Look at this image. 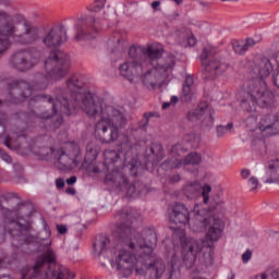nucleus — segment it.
<instances>
[{
  "label": "nucleus",
  "mask_w": 279,
  "mask_h": 279,
  "mask_svg": "<svg viewBox=\"0 0 279 279\" xmlns=\"http://www.w3.org/2000/svg\"><path fill=\"white\" fill-rule=\"evenodd\" d=\"M136 217L138 214L132 207L122 208L116 215V219L120 222L113 230L114 240H110L108 235H99L96 239L93 245L94 254L100 256L101 267H106L104 260H108L120 278H130L134 271V263H140L146 268L145 279H160L163 274L166 279H178L182 267L178 254L172 255L168 266L162 258L151 259V253L158 245L156 231L148 230L144 233L145 236L137 233L132 241L134 234L132 223L136 221Z\"/></svg>",
  "instance_id": "1"
},
{
  "label": "nucleus",
  "mask_w": 279,
  "mask_h": 279,
  "mask_svg": "<svg viewBox=\"0 0 279 279\" xmlns=\"http://www.w3.org/2000/svg\"><path fill=\"white\" fill-rule=\"evenodd\" d=\"M71 59L66 53L62 52V50L51 51L45 61V69L48 76L37 74L31 83L25 80L12 81L8 86L9 95L7 101L14 106H21L25 101H48V104H52L51 113L45 112L38 116L36 112H33L32 114L35 119H40V121L47 123L45 125L46 130H58L62 125V117H57L52 121L53 116L58 114V106L53 102V97L45 94L34 96V93L47 90L49 87V77L56 82L62 80L69 73Z\"/></svg>",
  "instance_id": "2"
},
{
  "label": "nucleus",
  "mask_w": 279,
  "mask_h": 279,
  "mask_svg": "<svg viewBox=\"0 0 279 279\" xmlns=\"http://www.w3.org/2000/svg\"><path fill=\"white\" fill-rule=\"evenodd\" d=\"M162 48L132 46L129 49V59L119 68L120 74L129 82L141 80L146 88L156 89L165 84L175 66V57L168 54L162 58Z\"/></svg>",
  "instance_id": "3"
},
{
  "label": "nucleus",
  "mask_w": 279,
  "mask_h": 279,
  "mask_svg": "<svg viewBox=\"0 0 279 279\" xmlns=\"http://www.w3.org/2000/svg\"><path fill=\"white\" fill-rule=\"evenodd\" d=\"M136 145L138 140L126 135L120 143L119 150H105V167L111 171L106 175V180L113 182L120 191H126L129 197H136L145 191V184L141 181L128 183V175L136 178L143 171V163L136 157ZM125 173V174H123Z\"/></svg>",
  "instance_id": "4"
},
{
  "label": "nucleus",
  "mask_w": 279,
  "mask_h": 279,
  "mask_svg": "<svg viewBox=\"0 0 279 279\" xmlns=\"http://www.w3.org/2000/svg\"><path fill=\"white\" fill-rule=\"evenodd\" d=\"M190 228L193 232H206V240L197 242L195 240L184 241L181 238L183 265L186 269H191L197 260L199 254L203 255L204 262L213 260V254L215 253L214 241H219L221 234H223V221L220 218L211 216L210 214H204V210H199L194 214V220L190 222Z\"/></svg>",
  "instance_id": "5"
},
{
  "label": "nucleus",
  "mask_w": 279,
  "mask_h": 279,
  "mask_svg": "<svg viewBox=\"0 0 279 279\" xmlns=\"http://www.w3.org/2000/svg\"><path fill=\"white\" fill-rule=\"evenodd\" d=\"M53 94L61 106L62 114L65 117L76 114L78 110L84 111L85 114H90L94 112L93 108L104 101L86 88V82H84L82 74L70 76L66 86L54 88Z\"/></svg>",
  "instance_id": "6"
},
{
  "label": "nucleus",
  "mask_w": 279,
  "mask_h": 279,
  "mask_svg": "<svg viewBox=\"0 0 279 279\" xmlns=\"http://www.w3.org/2000/svg\"><path fill=\"white\" fill-rule=\"evenodd\" d=\"M0 213L7 219L4 232H8L11 240V247L16 256L29 254L28 245L38 243V238L32 234V210L27 206H21L17 211L3 207L0 201Z\"/></svg>",
  "instance_id": "7"
},
{
  "label": "nucleus",
  "mask_w": 279,
  "mask_h": 279,
  "mask_svg": "<svg viewBox=\"0 0 279 279\" xmlns=\"http://www.w3.org/2000/svg\"><path fill=\"white\" fill-rule=\"evenodd\" d=\"M274 65L269 59H262L254 69L259 78L247 82L240 93V106L246 112H256V107L269 108L274 106V93L267 88L265 77H269Z\"/></svg>",
  "instance_id": "8"
},
{
  "label": "nucleus",
  "mask_w": 279,
  "mask_h": 279,
  "mask_svg": "<svg viewBox=\"0 0 279 279\" xmlns=\"http://www.w3.org/2000/svg\"><path fill=\"white\" fill-rule=\"evenodd\" d=\"M93 113H86L90 119H99L95 125V136L102 145H110L119 140L121 130H125L128 118L125 113L111 105L92 107Z\"/></svg>",
  "instance_id": "9"
},
{
  "label": "nucleus",
  "mask_w": 279,
  "mask_h": 279,
  "mask_svg": "<svg viewBox=\"0 0 279 279\" xmlns=\"http://www.w3.org/2000/svg\"><path fill=\"white\" fill-rule=\"evenodd\" d=\"M46 243V252L38 256L35 260L33 267H26L22 270V279H73L75 276L71 277V270L69 268L56 264V253L51 250V240L41 239Z\"/></svg>",
  "instance_id": "10"
},
{
  "label": "nucleus",
  "mask_w": 279,
  "mask_h": 279,
  "mask_svg": "<svg viewBox=\"0 0 279 279\" xmlns=\"http://www.w3.org/2000/svg\"><path fill=\"white\" fill-rule=\"evenodd\" d=\"M10 23H12L13 27H15V32L8 34H0V59L5 56L7 51H10L12 48V43L15 45H34V43H38L40 39V29L34 26L29 22H24L19 25L14 23V16L11 13Z\"/></svg>",
  "instance_id": "11"
},
{
  "label": "nucleus",
  "mask_w": 279,
  "mask_h": 279,
  "mask_svg": "<svg viewBox=\"0 0 279 279\" xmlns=\"http://www.w3.org/2000/svg\"><path fill=\"white\" fill-rule=\"evenodd\" d=\"M204 80H216L228 71V64L217 54V49L207 46L201 53Z\"/></svg>",
  "instance_id": "12"
},
{
  "label": "nucleus",
  "mask_w": 279,
  "mask_h": 279,
  "mask_svg": "<svg viewBox=\"0 0 279 279\" xmlns=\"http://www.w3.org/2000/svg\"><path fill=\"white\" fill-rule=\"evenodd\" d=\"M38 60H40V56L36 47L22 48L11 54L9 64L17 73H26L38 64Z\"/></svg>",
  "instance_id": "13"
},
{
  "label": "nucleus",
  "mask_w": 279,
  "mask_h": 279,
  "mask_svg": "<svg viewBox=\"0 0 279 279\" xmlns=\"http://www.w3.org/2000/svg\"><path fill=\"white\" fill-rule=\"evenodd\" d=\"M74 39L76 43L82 40H93L95 35L99 33V24L93 15H83L76 19L74 23Z\"/></svg>",
  "instance_id": "14"
},
{
  "label": "nucleus",
  "mask_w": 279,
  "mask_h": 279,
  "mask_svg": "<svg viewBox=\"0 0 279 279\" xmlns=\"http://www.w3.org/2000/svg\"><path fill=\"white\" fill-rule=\"evenodd\" d=\"M41 43L47 49H56L66 43V26L64 24H54L41 37Z\"/></svg>",
  "instance_id": "15"
},
{
  "label": "nucleus",
  "mask_w": 279,
  "mask_h": 279,
  "mask_svg": "<svg viewBox=\"0 0 279 279\" xmlns=\"http://www.w3.org/2000/svg\"><path fill=\"white\" fill-rule=\"evenodd\" d=\"M203 114H206V117L202 121V128L210 130L215 125V118H213V108L206 102L198 105L196 109L190 111L187 119L189 121H197Z\"/></svg>",
  "instance_id": "16"
},
{
  "label": "nucleus",
  "mask_w": 279,
  "mask_h": 279,
  "mask_svg": "<svg viewBox=\"0 0 279 279\" xmlns=\"http://www.w3.org/2000/svg\"><path fill=\"white\" fill-rule=\"evenodd\" d=\"M210 191H213V187L209 184L202 186L199 182H192L185 186L186 197H189V199L203 197V204L210 202Z\"/></svg>",
  "instance_id": "17"
},
{
  "label": "nucleus",
  "mask_w": 279,
  "mask_h": 279,
  "mask_svg": "<svg viewBox=\"0 0 279 279\" xmlns=\"http://www.w3.org/2000/svg\"><path fill=\"white\" fill-rule=\"evenodd\" d=\"M189 215V208H186V205L177 203L172 208L169 219L177 226H186L187 223L189 228H191V222L195 221V217L191 219Z\"/></svg>",
  "instance_id": "18"
},
{
  "label": "nucleus",
  "mask_w": 279,
  "mask_h": 279,
  "mask_svg": "<svg viewBox=\"0 0 279 279\" xmlns=\"http://www.w3.org/2000/svg\"><path fill=\"white\" fill-rule=\"evenodd\" d=\"M169 151L171 156L161 163V169H163V171H171L172 169H180L184 167L183 159L180 158L182 145L174 144Z\"/></svg>",
  "instance_id": "19"
},
{
  "label": "nucleus",
  "mask_w": 279,
  "mask_h": 279,
  "mask_svg": "<svg viewBox=\"0 0 279 279\" xmlns=\"http://www.w3.org/2000/svg\"><path fill=\"white\" fill-rule=\"evenodd\" d=\"M260 132H267L268 136H276L278 134V129H276V120L274 114L264 116L259 121Z\"/></svg>",
  "instance_id": "20"
},
{
  "label": "nucleus",
  "mask_w": 279,
  "mask_h": 279,
  "mask_svg": "<svg viewBox=\"0 0 279 279\" xmlns=\"http://www.w3.org/2000/svg\"><path fill=\"white\" fill-rule=\"evenodd\" d=\"M10 12L0 9V34H14L16 27L10 22L11 19Z\"/></svg>",
  "instance_id": "21"
},
{
  "label": "nucleus",
  "mask_w": 279,
  "mask_h": 279,
  "mask_svg": "<svg viewBox=\"0 0 279 279\" xmlns=\"http://www.w3.org/2000/svg\"><path fill=\"white\" fill-rule=\"evenodd\" d=\"M56 165L59 169H66L71 165H77L66 153L64 147H61L59 150L54 151Z\"/></svg>",
  "instance_id": "22"
},
{
  "label": "nucleus",
  "mask_w": 279,
  "mask_h": 279,
  "mask_svg": "<svg viewBox=\"0 0 279 279\" xmlns=\"http://www.w3.org/2000/svg\"><path fill=\"white\" fill-rule=\"evenodd\" d=\"M163 156L162 145L159 143H151L150 146L146 148V157L150 162H160V159L163 158Z\"/></svg>",
  "instance_id": "23"
},
{
  "label": "nucleus",
  "mask_w": 279,
  "mask_h": 279,
  "mask_svg": "<svg viewBox=\"0 0 279 279\" xmlns=\"http://www.w3.org/2000/svg\"><path fill=\"white\" fill-rule=\"evenodd\" d=\"M194 95L195 82L193 81V76L187 75L182 86L181 99H183L184 101H191Z\"/></svg>",
  "instance_id": "24"
},
{
  "label": "nucleus",
  "mask_w": 279,
  "mask_h": 279,
  "mask_svg": "<svg viewBox=\"0 0 279 279\" xmlns=\"http://www.w3.org/2000/svg\"><path fill=\"white\" fill-rule=\"evenodd\" d=\"M265 167L268 169L266 173L269 175L266 184H279V159L269 161Z\"/></svg>",
  "instance_id": "25"
},
{
  "label": "nucleus",
  "mask_w": 279,
  "mask_h": 279,
  "mask_svg": "<svg viewBox=\"0 0 279 279\" xmlns=\"http://www.w3.org/2000/svg\"><path fill=\"white\" fill-rule=\"evenodd\" d=\"M64 150L66 151L68 156L76 163L80 165V145L73 142L65 143L63 146Z\"/></svg>",
  "instance_id": "26"
},
{
  "label": "nucleus",
  "mask_w": 279,
  "mask_h": 279,
  "mask_svg": "<svg viewBox=\"0 0 279 279\" xmlns=\"http://www.w3.org/2000/svg\"><path fill=\"white\" fill-rule=\"evenodd\" d=\"M198 165H202L199 153L192 151L183 159V167H198Z\"/></svg>",
  "instance_id": "27"
},
{
  "label": "nucleus",
  "mask_w": 279,
  "mask_h": 279,
  "mask_svg": "<svg viewBox=\"0 0 279 279\" xmlns=\"http://www.w3.org/2000/svg\"><path fill=\"white\" fill-rule=\"evenodd\" d=\"M154 117H160V116L158 114V112H145L143 114V120L140 121V129L131 130L132 136H134V134L140 130L141 132H145V130H147V125H149V120Z\"/></svg>",
  "instance_id": "28"
},
{
  "label": "nucleus",
  "mask_w": 279,
  "mask_h": 279,
  "mask_svg": "<svg viewBox=\"0 0 279 279\" xmlns=\"http://www.w3.org/2000/svg\"><path fill=\"white\" fill-rule=\"evenodd\" d=\"M28 150L33 154H36V156H40L41 158H51V156L56 154V150L51 147H41L39 149H36V147L29 145Z\"/></svg>",
  "instance_id": "29"
},
{
  "label": "nucleus",
  "mask_w": 279,
  "mask_h": 279,
  "mask_svg": "<svg viewBox=\"0 0 279 279\" xmlns=\"http://www.w3.org/2000/svg\"><path fill=\"white\" fill-rule=\"evenodd\" d=\"M106 8V0H94L93 3L86 7L88 12H101Z\"/></svg>",
  "instance_id": "30"
},
{
  "label": "nucleus",
  "mask_w": 279,
  "mask_h": 279,
  "mask_svg": "<svg viewBox=\"0 0 279 279\" xmlns=\"http://www.w3.org/2000/svg\"><path fill=\"white\" fill-rule=\"evenodd\" d=\"M234 53L238 56H245L247 52V46L239 40H232L231 43Z\"/></svg>",
  "instance_id": "31"
},
{
  "label": "nucleus",
  "mask_w": 279,
  "mask_h": 279,
  "mask_svg": "<svg viewBox=\"0 0 279 279\" xmlns=\"http://www.w3.org/2000/svg\"><path fill=\"white\" fill-rule=\"evenodd\" d=\"M208 210L209 213H216V215H221V213H223L226 208L223 207V202L210 201Z\"/></svg>",
  "instance_id": "32"
},
{
  "label": "nucleus",
  "mask_w": 279,
  "mask_h": 279,
  "mask_svg": "<svg viewBox=\"0 0 279 279\" xmlns=\"http://www.w3.org/2000/svg\"><path fill=\"white\" fill-rule=\"evenodd\" d=\"M3 145H5L8 149H21V147H24L23 143L14 144V137L11 135H5Z\"/></svg>",
  "instance_id": "33"
},
{
  "label": "nucleus",
  "mask_w": 279,
  "mask_h": 279,
  "mask_svg": "<svg viewBox=\"0 0 279 279\" xmlns=\"http://www.w3.org/2000/svg\"><path fill=\"white\" fill-rule=\"evenodd\" d=\"M234 128V124L229 123L227 125H218L217 126V136L221 137V136H226V134H228V132H232V129Z\"/></svg>",
  "instance_id": "34"
},
{
  "label": "nucleus",
  "mask_w": 279,
  "mask_h": 279,
  "mask_svg": "<svg viewBox=\"0 0 279 279\" xmlns=\"http://www.w3.org/2000/svg\"><path fill=\"white\" fill-rule=\"evenodd\" d=\"M10 133L12 134V136H16L17 141H21V138H26L25 128L19 129L16 126H13L11 128Z\"/></svg>",
  "instance_id": "35"
},
{
  "label": "nucleus",
  "mask_w": 279,
  "mask_h": 279,
  "mask_svg": "<svg viewBox=\"0 0 279 279\" xmlns=\"http://www.w3.org/2000/svg\"><path fill=\"white\" fill-rule=\"evenodd\" d=\"M8 116L5 113H2L0 116V136H3L5 134V125H8Z\"/></svg>",
  "instance_id": "36"
},
{
  "label": "nucleus",
  "mask_w": 279,
  "mask_h": 279,
  "mask_svg": "<svg viewBox=\"0 0 279 279\" xmlns=\"http://www.w3.org/2000/svg\"><path fill=\"white\" fill-rule=\"evenodd\" d=\"M278 278H279V270H274L270 275L263 272L255 277V279H278Z\"/></svg>",
  "instance_id": "37"
},
{
  "label": "nucleus",
  "mask_w": 279,
  "mask_h": 279,
  "mask_svg": "<svg viewBox=\"0 0 279 279\" xmlns=\"http://www.w3.org/2000/svg\"><path fill=\"white\" fill-rule=\"evenodd\" d=\"M0 158L8 162V165H12V157L3 148H0Z\"/></svg>",
  "instance_id": "38"
},
{
  "label": "nucleus",
  "mask_w": 279,
  "mask_h": 279,
  "mask_svg": "<svg viewBox=\"0 0 279 279\" xmlns=\"http://www.w3.org/2000/svg\"><path fill=\"white\" fill-rule=\"evenodd\" d=\"M143 267H145V264H141L138 262L134 263L133 269H135V274L137 276H143V274H145V270H143Z\"/></svg>",
  "instance_id": "39"
},
{
  "label": "nucleus",
  "mask_w": 279,
  "mask_h": 279,
  "mask_svg": "<svg viewBox=\"0 0 279 279\" xmlns=\"http://www.w3.org/2000/svg\"><path fill=\"white\" fill-rule=\"evenodd\" d=\"M182 180V177L180 174H171L168 177V182L170 184H178Z\"/></svg>",
  "instance_id": "40"
},
{
  "label": "nucleus",
  "mask_w": 279,
  "mask_h": 279,
  "mask_svg": "<svg viewBox=\"0 0 279 279\" xmlns=\"http://www.w3.org/2000/svg\"><path fill=\"white\" fill-rule=\"evenodd\" d=\"M248 184L252 186L251 191H256V189H258V179L256 177H251L248 179Z\"/></svg>",
  "instance_id": "41"
},
{
  "label": "nucleus",
  "mask_w": 279,
  "mask_h": 279,
  "mask_svg": "<svg viewBox=\"0 0 279 279\" xmlns=\"http://www.w3.org/2000/svg\"><path fill=\"white\" fill-rule=\"evenodd\" d=\"M250 260H252V251L247 248L245 253L242 255V262L250 263Z\"/></svg>",
  "instance_id": "42"
},
{
  "label": "nucleus",
  "mask_w": 279,
  "mask_h": 279,
  "mask_svg": "<svg viewBox=\"0 0 279 279\" xmlns=\"http://www.w3.org/2000/svg\"><path fill=\"white\" fill-rule=\"evenodd\" d=\"M162 2L160 0H155L150 3V8L154 10V12H160V5Z\"/></svg>",
  "instance_id": "43"
},
{
  "label": "nucleus",
  "mask_w": 279,
  "mask_h": 279,
  "mask_svg": "<svg viewBox=\"0 0 279 279\" xmlns=\"http://www.w3.org/2000/svg\"><path fill=\"white\" fill-rule=\"evenodd\" d=\"M245 47H246V51L250 49V47H255L256 45V40L248 38L246 39V41L244 43Z\"/></svg>",
  "instance_id": "44"
},
{
  "label": "nucleus",
  "mask_w": 279,
  "mask_h": 279,
  "mask_svg": "<svg viewBox=\"0 0 279 279\" xmlns=\"http://www.w3.org/2000/svg\"><path fill=\"white\" fill-rule=\"evenodd\" d=\"M56 186H57V189H59V191L64 189V179H62V178L57 179Z\"/></svg>",
  "instance_id": "45"
},
{
  "label": "nucleus",
  "mask_w": 279,
  "mask_h": 279,
  "mask_svg": "<svg viewBox=\"0 0 279 279\" xmlns=\"http://www.w3.org/2000/svg\"><path fill=\"white\" fill-rule=\"evenodd\" d=\"M57 230H58L59 234H66V231H68L66 226H64V225H58Z\"/></svg>",
  "instance_id": "46"
},
{
  "label": "nucleus",
  "mask_w": 279,
  "mask_h": 279,
  "mask_svg": "<svg viewBox=\"0 0 279 279\" xmlns=\"http://www.w3.org/2000/svg\"><path fill=\"white\" fill-rule=\"evenodd\" d=\"M250 175H251L250 169H242V170H241V177H242L244 180H247V178H250Z\"/></svg>",
  "instance_id": "47"
},
{
  "label": "nucleus",
  "mask_w": 279,
  "mask_h": 279,
  "mask_svg": "<svg viewBox=\"0 0 279 279\" xmlns=\"http://www.w3.org/2000/svg\"><path fill=\"white\" fill-rule=\"evenodd\" d=\"M66 184H69V186H73V184H75L77 182V177L73 175L69 179H66Z\"/></svg>",
  "instance_id": "48"
},
{
  "label": "nucleus",
  "mask_w": 279,
  "mask_h": 279,
  "mask_svg": "<svg viewBox=\"0 0 279 279\" xmlns=\"http://www.w3.org/2000/svg\"><path fill=\"white\" fill-rule=\"evenodd\" d=\"M196 43H197V40L195 39L194 36L189 37V39H187V45H189L190 47H195V44H196Z\"/></svg>",
  "instance_id": "49"
},
{
  "label": "nucleus",
  "mask_w": 279,
  "mask_h": 279,
  "mask_svg": "<svg viewBox=\"0 0 279 279\" xmlns=\"http://www.w3.org/2000/svg\"><path fill=\"white\" fill-rule=\"evenodd\" d=\"M65 193H66L68 195H75L76 191H75V189H73V187H68V189L65 190Z\"/></svg>",
  "instance_id": "50"
},
{
  "label": "nucleus",
  "mask_w": 279,
  "mask_h": 279,
  "mask_svg": "<svg viewBox=\"0 0 279 279\" xmlns=\"http://www.w3.org/2000/svg\"><path fill=\"white\" fill-rule=\"evenodd\" d=\"M178 101H180L178 96H172L171 99H170V104H178Z\"/></svg>",
  "instance_id": "51"
},
{
  "label": "nucleus",
  "mask_w": 279,
  "mask_h": 279,
  "mask_svg": "<svg viewBox=\"0 0 279 279\" xmlns=\"http://www.w3.org/2000/svg\"><path fill=\"white\" fill-rule=\"evenodd\" d=\"M169 106H171V102H163L162 109L167 110V108H169Z\"/></svg>",
  "instance_id": "52"
},
{
  "label": "nucleus",
  "mask_w": 279,
  "mask_h": 279,
  "mask_svg": "<svg viewBox=\"0 0 279 279\" xmlns=\"http://www.w3.org/2000/svg\"><path fill=\"white\" fill-rule=\"evenodd\" d=\"M101 170H99V167H94L93 168V173H100Z\"/></svg>",
  "instance_id": "53"
},
{
  "label": "nucleus",
  "mask_w": 279,
  "mask_h": 279,
  "mask_svg": "<svg viewBox=\"0 0 279 279\" xmlns=\"http://www.w3.org/2000/svg\"><path fill=\"white\" fill-rule=\"evenodd\" d=\"M247 121H251L252 123H256V119L254 117H250Z\"/></svg>",
  "instance_id": "54"
},
{
  "label": "nucleus",
  "mask_w": 279,
  "mask_h": 279,
  "mask_svg": "<svg viewBox=\"0 0 279 279\" xmlns=\"http://www.w3.org/2000/svg\"><path fill=\"white\" fill-rule=\"evenodd\" d=\"M228 279H234V274L231 272V275L228 277Z\"/></svg>",
  "instance_id": "55"
},
{
  "label": "nucleus",
  "mask_w": 279,
  "mask_h": 279,
  "mask_svg": "<svg viewBox=\"0 0 279 279\" xmlns=\"http://www.w3.org/2000/svg\"><path fill=\"white\" fill-rule=\"evenodd\" d=\"M3 267V259L0 258V269Z\"/></svg>",
  "instance_id": "56"
},
{
  "label": "nucleus",
  "mask_w": 279,
  "mask_h": 279,
  "mask_svg": "<svg viewBox=\"0 0 279 279\" xmlns=\"http://www.w3.org/2000/svg\"><path fill=\"white\" fill-rule=\"evenodd\" d=\"M117 44H118V45H121V38H118V39H117Z\"/></svg>",
  "instance_id": "57"
},
{
  "label": "nucleus",
  "mask_w": 279,
  "mask_h": 279,
  "mask_svg": "<svg viewBox=\"0 0 279 279\" xmlns=\"http://www.w3.org/2000/svg\"><path fill=\"white\" fill-rule=\"evenodd\" d=\"M278 59H279V51L276 54V60H278Z\"/></svg>",
  "instance_id": "58"
},
{
  "label": "nucleus",
  "mask_w": 279,
  "mask_h": 279,
  "mask_svg": "<svg viewBox=\"0 0 279 279\" xmlns=\"http://www.w3.org/2000/svg\"><path fill=\"white\" fill-rule=\"evenodd\" d=\"M47 233H48V236H51V231H47Z\"/></svg>",
  "instance_id": "59"
},
{
  "label": "nucleus",
  "mask_w": 279,
  "mask_h": 279,
  "mask_svg": "<svg viewBox=\"0 0 279 279\" xmlns=\"http://www.w3.org/2000/svg\"><path fill=\"white\" fill-rule=\"evenodd\" d=\"M21 114H23L24 117H27V113H21Z\"/></svg>",
  "instance_id": "60"
},
{
  "label": "nucleus",
  "mask_w": 279,
  "mask_h": 279,
  "mask_svg": "<svg viewBox=\"0 0 279 279\" xmlns=\"http://www.w3.org/2000/svg\"><path fill=\"white\" fill-rule=\"evenodd\" d=\"M14 167H21V165L17 163V165H14Z\"/></svg>",
  "instance_id": "61"
},
{
  "label": "nucleus",
  "mask_w": 279,
  "mask_h": 279,
  "mask_svg": "<svg viewBox=\"0 0 279 279\" xmlns=\"http://www.w3.org/2000/svg\"><path fill=\"white\" fill-rule=\"evenodd\" d=\"M222 2H225V1H232V0H221Z\"/></svg>",
  "instance_id": "62"
},
{
  "label": "nucleus",
  "mask_w": 279,
  "mask_h": 279,
  "mask_svg": "<svg viewBox=\"0 0 279 279\" xmlns=\"http://www.w3.org/2000/svg\"><path fill=\"white\" fill-rule=\"evenodd\" d=\"M19 118H20V119H23V117H21V114H19Z\"/></svg>",
  "instance_id": "63"
},
{
  "label": "nucleus",
  "mask_w": 279,
  "mask_h": 279,
  "mask_svg": "<svg viewBox=\"0 0 279 279\" xmlns=\"http://www.w3.org/2000/svg\"><path fill=\"white\" fill-rule=\"evenodd\" d=\"M275 271H279V268H278V269H276ZM278 279H279V277H278Z\"/></svg>",
  "instance_id": "64"
}]
</instances>
